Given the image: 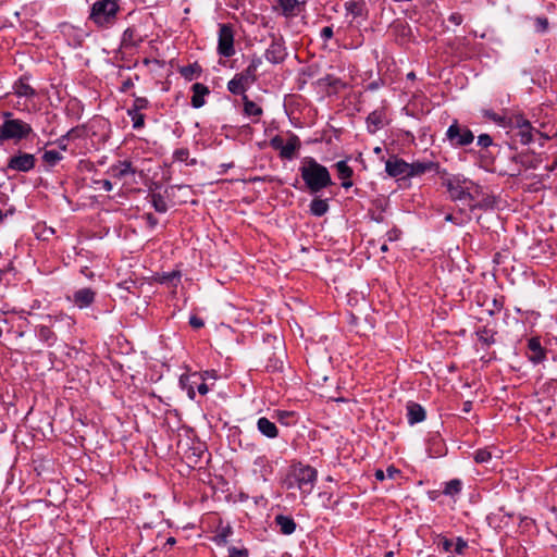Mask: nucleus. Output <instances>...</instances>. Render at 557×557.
Listing matches in <instances>:
<instances>
[{
  "label": "nucleus",
  "instance_id": "nucleus-1",
  "mask_svg": "<svg viewBox=\"0 0 557 557\" xmlns=\"http://www.w3.org/2000/svg\"><path fill=\"white\" fill-rule=\"evenodd\" d=\"M301 178L311 194H318L333 185L331 174L326 166L319 163L312 157H306L299 169Z\"/></svg>",
  "mask_w": 557,
  "mask_h": 557
},
{
  "label": "nucleus",
  "instance_id": "nucleus-2",
  "mask_svg": "<svg viewBox=\"0 0 557 557\" xmlns=\"http://www.w3.org/2000/svg\"><path fill=\"white\" fill-rule=\"evenodd\" d=\"M120 12V0H97L90 8L88 20L98 28L113 26Z\"/></svg>",
  "mask_w": 557,
  "mask_h": 557
},
{
  "label": "nucleus",
  "instance_id": "nucleus-3",
  "mask_svg": "<svg viewBox=\"0 0 557 557\" xmlns=\"http://www.w3.org/2000/svg\"><path fill=\"white\" fill-rule=\"evenodd\" d=\"M4 116L5 119L0 125V145L8 140L18 143L26 139L33 133V128L28 123L20 119H10L12 116L11 112H4Z\"/></svg>",
  "mask_w": 557,
  "mask_h": 557
},
{
  "label": "nucleus",
  "instance_id": "nucleus-4",
  "mask_svg": "<svg viewBox=\"0 0 557 557\" xmlns=\"http://www.w3.org/2000/svg\"><path fill=\"white\" fill-rule=\"evenodd\" d=\"M442 180V185L446 187L451 199L454 200H473L471 188L474 183L463 177L462 175L438 174Z\"/></svg>",
  "mask_w": 557,
  "mask_h": 557
},
{
  "label": "nucleus",
  "instance_id": "nucleus-5",
  "mask_svg": "<svg viewBox=\"0 0 557 557\" xmlns=\"http://www.w3.org/2000/svg\"><path fill=\"white\" fill-rule=\"evenodd\" d=\"M292 475L301 494L309 495L317 482L318 471L309 465L298 462L293 466Z\"/></svg>",
  "mask_w": 557,
  "mask_h": 557
},
{
  "label": "nucleus",
  "instance_id": "nucleus-6",
  "mask_svg": "<svg viewBox=\"0 0 557 557\" xmlns=\"http://www.w3.org/2000/svg\"><path fill=\"white\" fill-rule=\"evenodd\" d=\"M270 146L280 151V158L283 160H293L296 157V152L301 147V141L296 134H290L286 144L283 137L276 135L270 139Z\"/></svg>",
  "mask_w": 557,
  "mask_h": 557
},
{
  "label": "nucleus",
  "instance_id": "nucleus-7",
  "mask_svg": "<svg viewBox=\"0 0 557 557\" xmlns=\"http://www.w3.org/2000/svg\"><path fill=\"white\" fill-rule=\"evenodd\" d=\"M446 138L454 147H465L473 143L474 134L455 120L446 131Z\"/></svg>",
  "mask_w": 557,
  "mask_h": 557
},
{
  "label": "nucleus",
  "instance_id": "nucleus-8",
  "mask_svg": "<svg viewBox=\"0 0 557 557\" xmlns=\"http://www.w3.org/2000/svg\"><path fill=\"white\" fill-rule=\"evenodd\" d=\"M234 29L231 24H220L218 36V54L224 58H231L235 54Z\"/></svg>",
  "mask_w": 557,
  "mask_h": 557
},
{
  "label": "nucleus",
  "instance_id": "nucleus-9",
  "mask_svg": "<svg viewBox=\"0 0 557 557\" xmlns=\"http://www.w3.org/2000/svg\"><path fill=\"white\" fill-rule=\"evenodd\" d=\"M258 75H255L248 69L234 75L227 83V90L236 96L246 95V91L256 83Z\"/></svg>",
  "mask_w": 557,
  "mask_h": 557
},
{
  "label": "nucleus",
  "instance_id": "nucleus-10",
  "mask_svg": "<svg viewBox=\"0 0 557 557\" xmlns=\"http://www.w3.org/2000/svg\"><path fill=\"white\" fill-rule=\"evenodd\" d=\"M180 385L184 391H186L190 399H195L196 389L201 395H206L209 392V387L205 383V379L200 373L197 372L181 375Z\"/></svg>",
  "mask_w": 557,
  "mask_h": 557
},
{
  "label": "nucleus",
  "instance_id": "nucleus-11",
  "mask_svg": "<svg viewBox=\"0 0 557 557\" xmlns=\"http://www.w3.org/2000/svg\"><path fill=\"white\" fill-rule=\"evenodd\" d=\"M271 42L264 52V58L272 64L283 63L287 57V50L283 36L271 34Z\"/></svg>",
  "mask_w": 557,
  "mask_h": 557
},
{
  "label": "nucleus",
  "instance_id": "nucleus-12",
  "mask_svg": "<svg viewBox=\"0 0 557 557\" xmlns=\"http://www.w3.org/2000/svg\"><path fill=\"white\" fill-rule=\"evenodd\" d=\"M36 161L37 160L34 154L18 150L9 158L7 169L10 171L27 173L35 169Z\"/></svg>",
  "mask_w": 557,
  "mask_h": 557
},
{
  "label": "nucleus",
  "instance_id": "nucleus-13",
  "mask_svg": "<svg viewBox=\"0 0 557 557\" xmlns=\"http://www.w3.org/2000/svg\"><path fill=\"white\" fill-rule=\"evenodd\" d=\"M435 172L438 174H446V170L440 166V163L433 161H416L409 163L408 178L420 176L426 172Z\"/></svg>",
  "mask_w": 557,
  "mask_h": 557
},
{
  "label": "nucleus",
  "instance_id": "nucleus-14",
  "mask_svg": "<svg viewBox=\"0 0 557 557\" xmlns=\"http://www.w3.org/2000/svg\"><path fill=\"white\" fill-rule=\"evenodd\" d=\"M409 163L397 156H392L385 162V171L391 177L408 178Z\"/></svg>",
  "mask_w": 557,
  "mask_h": 557
},
{
  "label": "nucleus",
  "instance_id": "nucleus-15",
  "mask_svg": "<svg viewBox=\"0 0 557 557\" xmlns=\"http://www.w3.org/2000/svg\"><path fill=\"white\" fill-rule=\"evenodd\" d=\"M135 173L136 169L129 160H120L108 169V174L116 180H122L127 175H134Z\"/></svg>",
  "mask_w": 557,
  "mask_h": 557
},
{
  "label": "nucleus",
  "instance_id": "nucleus-16",
  "mask_svg": "<svg viewBox=\"0 0 557 557\" xmlns=\"http://www.w3.org/2000/svg\"><path fill=\"white\" fill-rule=\"evenodd\" d=\"M96 299V292L89 287L81 288L73 294L72 301L79 309L90 307Z\"/></svg>",
  "mask_w": 557,
  "mask_h": 557
},
{
  "label": "nucleus",
  "instance_id": "nucleus-17",
  "mask_svg": "<svg viewBox=\"0 0 557 557\" xmlns=\"http://www.w3.org/2000/svg\"><path fill=\"white\" fill-rule=\"evenodd\" d=\"M384 121H385L384 109H376V110L372 111L367 117L368 132L371 134L376 133L379 129L383 128Z\"/></svg>",
  "mask_w": 557,
  "mask_h": 557
},
{
  "label": "nucleus",
  "instance_id": "nucleus-18",
  "mask_svg": "<svg viewBox=\"0 0 557 557\" xmlns=\"http://www.w3.org/2000/svg\"><path fill=\"white\" fill-rule=\"evenodd\" d=\"M191 90H193V96H191L190 103H191L193 108L199 109L206 103L205 97L210 94V90H209L208 86H206L201 83H195L191 86Z\"/></svg>",
  "mask_w": 557,
  "mask_h": 557
},
{
  "label": "nucleus",
  "instance_id": "nucleus-19",
  "mask_svg": "<svg viewBox=\"0 0 557 557\" xmlns=\"http://www.w3.org/2000/svg\"><path fill=\"white\" fill-rule=\"evenodd\" d=\"M274 523L278 528L280 532L284 535L293 534L297 528L293 517L285 515H276L274 517Z\"/></svg>",
  "mask_w": 557,
  "mask_h": 557
},
{
  "label": "nucleus",
  "instance_id": "nucleus-20",
  "mask_svg": "<svg viewBox=\"0 0 557 557\" xmlns=\"http://www.w3.org/2000/svg\"><path fill=\"white\" fill-rule=\"evenodd\" d=\"M425 416V410L420 404L413 401L408 403L407 419L410 425L424 421Z\"/></svg>",
  "mask_w": 557,
  "mask_h": 557
},
{
  "label": "nucleus",
  "instance_id": "nucleus-21",
  "mask_svg": "<svg viewBox=\"0 0 557 557\" xmlns=\"http://www.w3.org/2000/svg\"><path fill=\"white\" fill-rule=\"evenodd\" d=\"M529 360L534 364L542 362L545 359V350L541 346V342L536 337H532L528 342Z\"/></svg>",
  "mask_w": 557,
  "mask_h": 557
},
{
  "label": "nucleus",
  "instance_id": "nucleus-22",
  "mask_svg": "<svg viewBox=\"0 0 557 557\" xmlns=\"http://www.w3.org/2000/svg\"><path fill=\"white\" fill-rule=\"evenodd\" d=\"M258 431L268 438H275L278 436V429L274 422L265 417H261L257 421Z\"/></svg>",
  "mask_w": 557,
  "mask_h": 557
},
{
  "label": "nucleus",
  "instance_id": "nucleus-23",
  "mask_svg": "<svg viewBox=\"0 0 557 557\" xmlns=\"http://www.w3.org/2000/svg\"><path fill=\"white\" fill-rule=\"evenodd\" d=\"M496 334L497 332L494 329H490L487 325L478 327L475 331L479 342L486 348L495 344Z\"/></svg>",
  "mask_w": 557,
  "mask_h": 557
},
{
  "label": "nucleus",
  "instance_id": "nucleus-24",
  "mask_svg": "<svg viewBox=\"0 0 557 557\" xmlns=\"http://www.w3.org/2000/svg\"><path fill=\"white\" fill-rule=\"evenodd\" d=\"M143 42V37L135 27H127L122 35V45L126 48L137 47Z\"/></svg>",
  "mask_w": 557,
  "mask_h": 557
},
{
  "label": "nucleus",
  "instance_id": "nucleus-25",
  "mask_svg": "<svg viewBox=\"0 0 557 557\" xmlns=\"http://www.w3.org/2000/svg\"><path fill=\"white\" fill-rule=\"evenodd\" d=\"M345 10L352 17H360L367 13V3L364 0H349L345 2Z\"/></svg>",
  "mask_w": 557,
  "mask_h": 557
},
{
  "label": "nucleus",
  "instance_id": "nucleus-26",
  "mask_svg": "<svg viewBox=\"0 0 557 557\" xmlns=\"http://www.w3.org/2000/svg\"><path fill=\"white\" fill-rule=\"evenodd\" d=\"M529 123H531L528 119L524 117L523 114L517 113V114H510L506 116V122L504 124V128H510V129H519V128H525V126H529Z\"/></svg>",
  "mask_w": 557,
  "mask_h": 557
},
{
  "label": "nucleus",
  "instance_id": "nucleus-27",
  "mask_svg": "<svg viewBox=\"0 0 557 557\" xmlns=\"http://www.w3.org/2000/svg\"><path fill=\"white\" fill-rule=\"evenodd\" d=\"M243 104H244V113L247 116L257 117L253 122H258L259 117L262 115L263 110L256 102L250 100L247 95H243Z\"/></svg>",
  "mask_w": 557,
  "mask_h": 557
},
{
  "label": "nucleus",
  "instance_id": "nucleus-28",
  "mask_svg": "<svg viewBox=\"0 0 557 557\" xmlns=\"http://www.w3.org/2000/svg\"><path fill=\"white\" fill-rule=\"evenodd\" d=\"M84 133V126H76L71 128L66 134L62 135L60 138L57 139L58 147L65 151L67 149V141H71V139L79 138Z\"/></svg>",
  "mask_w": 557,
  "mask_h": 557
},
{
  "label": "nucleus",
  "instance_id": "nucleus-29",
  "mask_svg": "<svg viewBox=\"0 0 557 557\" xmlns=\"http://www.w3.org/2000/svg\"><path fill=\"white\" fill-rule=\"evenodd\" d=\"M330 209L329 200L327 199H321L319 197H315L311 200L309 205V212L313 216H322L324 215Z\"/></svg>",
  "mask_w": 557,
  "mask_h": 557
},
{
  "label": "nucleus",
  "instance_id": "nucleus-30",
  "mask_svg": "<svg viewBox=\"0 0 557 557\" xmlns=\"http://www.w3.org/2000/svg\"><path fill=\"white\" fill-rule=\"evenodd\" d=\"M539 134L544 139H547L540 131H535L531 123H529V126H525V128H519L516 132V137L519 138V141L522 145H529L533 141V134Z\"/></svg>",
  "mask_w": 557,
  "mask_h": 557
},
{
  "label": "nucleus",
  "instance_id": "nucleus-31",
  "mask_svg": "<svg viewBox=\"0 0 557 557\" xmlns=\"http://www.w3.org/2000/svg\"><path fill=\"white\" fill-rule=\"evenodd\" d=\"M15 95L18 97L33 98L36 96L35 89L27 83L25 77H21L13 86Z\"/></svg>",
  "mask_w": 557,
  "mask_h": 557
},
{
  "label": "nucleus",
  "instance_id": "nucleus-32",
  "mask_svg": "<svg viewBox=\"0 0 557 557\" xmlns=\"http://www.w3.org/2000/svg\"><path fill=\"white\" fill-rule=\"evenodd\" d=\"M511 160L525 169H536L540 164V159L536 156H529L527 153H519L511 158Z\"/></svg>",
  "mask_w": 557,
  "mask_h": 557
},
{
  "label": "nucleus",
  "instance_id": "nucleus-33",
  "mask_svg": "<svg viewBox=\"0 0 557 557\" xmlns=\"http://www.w3.org/2000/svg\"><path fill=\"white\" fill-rule=\"evenodd\" d=\"M150 203L153 209L159 213H165L169 209L168 202L163 195L160 193H151L149 195Z\"/></svg>",
  "mask_w": 557,
  "mask_h": 557
},
{
  "label": "nucleus",
  "instance_id": "nucleus-34",
  "mask_svg": "<svg viewBox=\"0 0 557 557\" xmlns=\"http://www.w3.org/2000/svg\"><path fill=\"white\" fill-rule=\"evenodd\" d=\"M36 333L38 338L49 346L53 345L57 339L54 332L47 325L38 326Z\"/></svg>",
  "mask_w": 557,
  "mask_h": 557
},
{
  "label": "nucleus",
  "instance_id": "nucleus-35",
  "mask_svg": "<svg viewBox=\"0 0 557 557\" xmlns=\"http://www.w3.org/2000/svg\"><path fill=\"white\" fill-rule=\"evenodd\" d=\"M201 66L198 63L188 64L180 69V74L187 81H193L201 74Z\"/></svg>",
  "mask_w": 557,
  "mask_h": 557
},
{
  "label": "nucleus",
  "instance_id": "nucleus-36",
  "mask_svg": "<svg viewBox=\"0 0 557 557\" xmlns=\"http://www.w3.org/2000/svg\"><path fill=\"white\" fill-rule=\"evenodd\" d=\"M462 490V482L459 479H453L444 484L442 493L446 496H455Z\"/></svg>",
  "mask_w": 557,
  "mask_h": 557
},
{
  "label": "nucleus",
  "instance_id": "nucleus-37",
  "mask_svg": "<svg viewBox=\"0 0 557 557\" xmlns=\"http://www.w3.org/2000/svg\"><path fill=\"white\" fill-rule=\"evenodd\" d=\"M181 272L180 271H171L163 273L159 281L161 284H168L169 286L176 287L181 282Z\"/></svg>",
  "mask_w": 557,
  "mask_h": 557
},
{
  "label": "nucleus",
  "instance_id": "nucleus-38",
  "mask_svg": "<svg viewBox=\"0 0 557 557\" xmlns=\"http://www.w3.org/2000/svg\"><path fill=\"white\" fill-rule=\"evenodd\" d=\"M339 180L351 178L354 170L348 165L346 160H341L334 164Z\"/></svg>",
  "mask_w": 557,
  "mask_h": 557
},
{
  "label": "nucleus",
  "instance_id": "nucleus-39",
  "mask_svg": "<svg viewBox=\"0 0 557 557\" xmlns=\"http://www.w3.org/2000/svg\"><path fill=\"white\" fill-rule=\"evenodd\" d=\"M127 115L131 117L133 122L134 129H140L145 126V115L141 113V111L128 108Z\"/></svg>",
  "mask_w": 557,
  "mask_h": 557
},
{
  "label": "nucleus",
  "instance_id": "nucleus-40",
  "mask_svg": "<svg viewBox=\"0 0 557 557\" xmlns=\"http://www.w3.org/2000/svg\"><path fill=\"white\" fill-rule=\"evenodd\" d=\"M63 159V156L57 150H46L42 154V160L49 166H54Z\"/></svg>",
  "mask_w": 557,
  "mask_h": 557
},
{
  "label": "nucleus",
  "instance_id": "nucleus-41",
  "mask_svg": "<svg viewBox=\"0 0 557 557\" xmlns=\"http://www.w3.org/2000/svg\"><path fill=\"white\" fill-rule=\"evenodd\" d=\"M493 453L490 448L476 449L473 454L474 461L476 463H487L491 461Z\"/></svg>",
  "mask_w": 557,
  "mask_h": 557
},
{
  "label": "nucleus",
  "instance_id": "nucleus-42",
  "mask_svg": "<svg viewBox=\"0 0 557 557\" xmlns=\"http://www.w3.org/2000/svg\"><path fill=\"white\" fill-rule=\"evenodd\" d=\"M280 7L283 10V14L286 16L293 15L296 7L298 5L297 0H277Z\"/></svg>",
  "mask_w": 557,
  "mask_h": 557
},
{
  "label": "nucleus",
  "instance_id": "nucleus-43",
  "mask_svg": "<svg viewBox=\"0 0 557 557\" xmlns=\"http://www.w3.org/2000/svg\"><path fill=\"white\" fill-rule=\"evenodd\" d=\"M549 27L548 18L545 16H537L534 18V29L536 33L544 34Z\"/></svg>",
  "mask_w": 557,
  "mask_h": 557
},
{
  "label": "nucleus",
  "instance_id": "nucleus-44",
  "mask_svg": "<svg viewBox=\"0 0 557 557\" xmlns=\"http://www.w3.org/2000/svg\"><path fill=\"white\" fill-rule=\"evenodd\" d=\"M484 116L487 117L488 120L495 122L497 125L504 127L507 115H500L498 113H495L494 111L486 110L484 112Z\"/></svg>",
  "mask_w": 557,
  "mask_h": 557
},
{
  "label": "nucleus",
  "instance_id": "nucleus-45",
  "mask_svg": "<svg viewBox=\"0 0 557 557\" xmlns=\"http://www.w3.org/2000/svg\"><path fill=\"white\" fill-rule=\"evenodd\" d=\"M255 465L262 468V476H265L268 473L272 472V467L270 466L269 460L264 456L258 457L255 460Z\"/></svg>",
  "mask_w": 557,
  "mask_h": 557
},
{
  "label": "nucleus",
  "instance_id": "nucleus-46",
  "mask_svg": "<svg viewBox=\"0 0 557 557\" xmlns=\"http://www.w3.org/2000/svg\"><path fill=\"white\" fill-rule=\"evenodd\" d=\"M150 106V102L147 98L145 97H135L134 99V102L132 104L131 108L137 110V111H143V110H146L148 109Z\"/></svg>",
  "mask_w": 557,
  "mask_h": 557
},
{
  "label": "nucleus",
  "instance_id": "nucleus-47",
  "mask_svg": "<svg viewBox=\"0 0 557 557\" xmlns=\"http://www.w3.org/2000/svg\"><path fill=\"white\" fill-rule=\"evenodd\" d=\"M321 82L324 85L330 86V87H334V88H337L338 86H343L342 81L339 78L331 75V74H327L323 78H321Z\"/></svg>",
  "mask_w": 557,
  "mask_h": 557
},
{
  "label": "nucleus",
  "instance_id": "nucleus-48",
  "mask_svg": "<svg viewBox=\"0 0 557 557\" xmlns=\"http://www.w3.org/2000/svg\"><path fill=\"white\" fill-rule=\"evenodd\" d=\"M189 157V150L187 148L176 149L173 153V158L175 161L186 162Z\"/></svg>",
  "mask_w": 557,
  "mask_h": 557
},
{
  "label": "nucleus",
  "instance_id": "nucleus-49",
  "mask_svg": "<svg viewBox=\"0 0 557 557\" xmlns=\"http://www.w3.org/2000/svg\"><path fill=\"white\" fill-rule=\"evenodd\" d=\"M478 146L486 149L493 145V138L488 134H481L478 136Z\"/></svg>",
  "mask_w": 557,
  "mask_h": 557
},
{
  "label": "nucleus",
  "instance_id": "nucleus-50",
  "mask_svg": "<svg viewBox=\"0 0 557 557\" xmlns=\"http://www.w3.org/2000/svg\"><path fill=\"white\" fill-rule=\"evenodd\" d=\"M248 549L246 548L228 547V557H248Z\"/></svg>",
  "mask_w": 557,
  "mask_h": 557
},
{
  "label": "nucleus",
  "instance_id": "nucleus-51",
  "mask_svg": "<svg viewBox=\"0 0 557 557\" xmlns=\"http://www.w3.org/2000/svg\"><path fill=\"white\" fill-rule=\"evenodd\" d=\"M261 63H262L261 58L253 57L246 69H248L249 71H251V73L257 75L258 69L261 65Z\"/></svg>",
  "mask_w": 557,
  "mask_h": 557
},
{
  "label": "nucleus",
  "instance_id": "nucleus-52",
  "mask_svg": "<svg viewBox=\"0 0 557 557\" xmlns=\"http://www.w3.org/2000/svg\"><path fill=\"white\" fill-rule=\"evenodd\" d=\"M504 297L500 296L499 298L493 299V309L490 310L491 314H494L495 312H499L504 307Z\"/></svg>",
  "mask_w": 557,
  "mask_h": 557
},
{
  "label": "nucleus",
  "instance_id": "nucleus-53",
  "mask_svg": "<svg viewBox=\"0 0 557 557\" xmlns=\"http://www.w3.org/2000/svg\"><path fill=\"white\" fill-rule=\"evenodd\" d=\"M453 546L455 553L462 554L468 545L466 541H463L461 537H458L457 542Z\"/></svg>",
  "mask_w": 557,
  "mask_h": 557
},
{
  "label": "nucleus",
  "instance_id": "nucleus-54",
  "mask_svg": "<svg viewBox=\"0 0 557 557\" xmlns=\"http://www.w3.org/2000/svg\"><path fill=\"white\" fill-rule=\"evenodd\" d=\"M15 212H16V210H15L14 206H10L5 210L0 209V223H2L5 218L14 215Z\"/></svg>",
  "mask_w": 557,
  "mask_h": 557
},
{
  "label": "nucleus",
  "instance_id": "nucleus-55",
  "mask_svg": "<svg viewBox=\"0 0 557 557\" xmlns=\"http://www.w3.org/2000/svg\"><path fill=\"white\" fill-rule=\"evenodd\" d=\"M189 325L194 329H200L205 325V322L201 318H199L197 315H190Z\"/></svg>",
  "mask_w": 557,
  "mask_h": 557
},
{
  "label": "nucleus",
  "instance_id": "nucleus-56",
  "mask_svg": "<svg viewBox=\"0 0 557 557\" xmlns=\"http://www.w3.org/2000/svg\"><path fill=\"white\" fill-rule=\"evenodd\" d=\"M448 21L458 26L463 22V16L458 12H454L448 16Z\"/></svg>",
  "mask_w": 557,
  "mask_h": 557
},
{
  "label": "nucleus",
  "instance_id": "nucleus-57",
  "mask_svg": "<svg viewBox=\"0 0 557 557\" xmlns=\"http://www.w3.org/2000/svg\"><path fill=\"white\" fill-rule=\"evenodd\" d=\"M321 38L324 39V40H329L333 37L334 33H333V28L330 27V26H325L321 29Z\"/></svg>",
  "mask_w": 557,
  "mask_h": 557
},
{
  "label": "nucleus",
  "instance_id": "nucleus-58",
  "mask_svg": "<svg viewBox=\"0 0 557 557\" xmlns=\"http://www.w3.org/2000/svg\"><path fill=\"white\" fill-rule=\"evenodd\" d=\"M144 218L151 228L157 226L158 219L152 213H146Z\"/></svg>",
  "mask_w": 557,
  "mask_h": 557
},
{
  "label": "nucleus",
  "instance_id": "nucleus-59",
  "mask_svg": "<svg viewBox=\"0 0 557 557\" xmlns=\"http://www.w3.org/2000/svg\"><path fill=\"white\" fill-rule=\"evenodd\" d=\"M96 184L101 185V188L106 191H111L113 189V185L109 180H99L96 181Z\"/></svg>",
  "mask_w": 557,
  "mask_h": 557
},
{
  "label": "nucleus",
  "instance_id": "nucleus-60",
  "mask_svg": "<svg viewBox=\"0 0 557 557\" xmlns=\"http://www.w3.org/2000/svg\"><path fill=\"white\" fill-rule=\"evenodd\" d=\"M401 232L397 228H393L387 232V238L389 242L397 240L400 237Z\"/></svg>",
  "mask_w": 557,
  "mask_h": 557
},
{
  "label": "nucleus",
  "instance_id": "nucleus-61",
  "mask_svg": "<svg viewBox=\"0 0 557 557\" xmlns=\"http://www.w3.org/2000/svg\"><path fill=\"white\" fill-rule=\"evenodd\" d=\"M134 86V83L132 81V78H127L125 81L122 82V85L120 87V91L121 92H126L127 90H129L132 87Z\"/></svg>",
  "mask_w": 557,
  "mask_h": 557
},
{
  "label": "nucleus",
  "instance_id": "nucleus-62",
  "mask_svg": "<svg viewBox=\"0 0 557 557\" xmlns=\"http://www.w3.org/2000/svg\"><path fill=\"white\" fill-rule=\"evenodd\" d=\"M547 392H556L557 391V379H552L545 383Z\"/></svg>",
  "mask_w": 557,
  "mask_h": 557
},
{
  "label": "nucleus",
  "instance_id": "nucleus-63",
  "mask_svg": "<svg viewBox=\"0 0 557 557\" xmlns=\"http://www.w3.org/2000/svg\"><path fill=\"white\" fill-rule=\"evenodd\" d=\"M396 474H399V470L395 467L391 466L386 469L385 476H388L389 479H394Z\"/></svg>",
  "mask_w": 557,
  "mask_h": 557
},
{
  "label": "nucleus",
  "instance_id": "nucleus-64",
  "mask_svg": "<svg viewBox=\"0 0 557 557\" xmlns=\"http://www.w3.org/2000/svg\"><path fill=\"white\" fill-rule=\"evenodd\" d=\"M81 273H82L84 276H86L87 278H89V280L94 278V276H95L94 272H92V271H90L87 267L83 268V269L81 270Z\"/></svg>",
  "mask_w": 557,
  "mask_h": 557
}]
</instances>
